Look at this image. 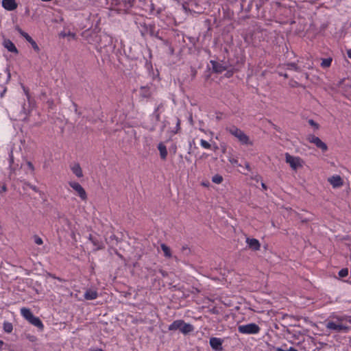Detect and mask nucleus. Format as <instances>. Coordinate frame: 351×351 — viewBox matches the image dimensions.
<instances>
[{"label":"nucleus","mask_w":351,"mask_h":351,"mask_svg":"<svg viewBox=\"0 0 351 351\" xmlns=\"http://www.w3.org/2000/svg\"><path fill=\"white\" fill-rule=\"evenodd\" d=\"M170 331L179 330L183 335H186L194 330V326L188 323H185L182 319H177L173 322L168 327Z\"/></svg>","instance_id":"nucleus-1"},{"label":"nucleus","mask_w":351,"mask_h":351,"mask_svg":"<svg viewBox=\"0 0 351 351\" xmlns=\"http://www.w3.org/2000/svg\"><path fill=\"white\" fill-rule=\"evenodd\" d=\"M226 130L235 136L241 143L246 145H252V143L250 141V138L241 130L236 126H231L227 128Z\"/></svg>","instance_id":"nucleus-2"},{"label":"nucleus","mask_w":351,"mask_h":351,"mask_svg":"<svg viewBox=\"0 0 351 351\" xmlns=\"http://www.w3.org/2000/svg\"><path fill=\"white\" fill-rule=\"evenodd\" d=\"M21 315L27 319L30 324L38 327L39 329L43 330L44 326L38 317H35L31 311L27 308H22L21 309Z\"/></svg>","instance_id":"nucleus-3"},{"label":"nucleus","mask_w":351,"mask_h":351,"mask_svg":"<svg viewBox=\"0 0 351 351\" xmlns=\"http://www.w3.org/2000/svg\"><path fill=\"white\" fill-rule=\"evenodd\" d=\"M337 320L339 322L335 323L333 322H328L326 324V328L329 330H335L337 332L340 331H347L348 330V327L346 326H344L341 324V322L344 320L351 322V319L350 318H346V317H337Z\"/></svg>","instance_id":"nucleus-4"},{"label":"nucleus","mask_w":351,"mask_h":351,"mask_svg":"<svg viewBox=\"0 0 351 351\" xmlns=\"http://www.w3.org/2000/svg\"><path fill=\"white\" fill-rule=\"evenodd\" d=\"M285 161L288 163L293 170L296 171L299 168H302L303 166V160L297 156H293L289 153L285 154Z\"/></svg>","instance_id":"nucleus-5"},{"label":"nucleus","mask_w":351,"mask_h":351,"mask_svg":"<svg viewBox=\"0 0 351 351\" xmlns=\"http://www.w3.org/2000/svg\"><path fill=\"white\" fill-rule=\"evenodd\" d=\"M238 330L242 334H256L259 332L260 328L257 324L252 323L239 326Z\"/></svg>","instance_id":"nucleus-6"},{"label":"nucleus","mask_w":351,"mask_h":351,"mask_svg":"<svg viewBox=\"0 0 351 351\" xmlns=\"http://www.w3.org/2000/svg\"><path fill=\"white\" fill-rule=\"evenodd\" d=\"M206 0H192L189 5L194 12L202 13L206 9Z\"/></svg>","instance_id":"nucleus-7"},{"label":"nucleus","mask_w":351,"mask_h":351,"mask_svg":"<svg viewBox=\"0 0 351 351\" xmlns=\"http://www.w3.org/2000/svg\"><path fill=\"white\" fill-rule=\"evenodd\" d=\"M69 184L77 193L82 201L86 202L87 200V193L80 184L77 182H69Z\"/></svg>","instance_id":"nucleus-8"},{"label":"nucleus","mask_w":351,"mask_h":351,"mask_svg":"<svg viewBox=\"0 0 351 351\" xmlns=\"http://www.w3.org/2000/svg\"><path fill=\"white\" fill-rule=\"evenodd\" d=\"M306 139L308 142L315 144L316 147L320 149L322 152H326L328 150L327 145L319 137L313 134H309L307 136Z\"/></svg>","instance_id":"nucleus-9"},{"label":"nucleus","mask_w":351,"mask_h":351,"mask_svg":"<svg viewBox=\"0 0 351 351\" xmlns=\"http://www.w3.org/2000/svg\"><path fill=\"white\" fill-rule=\"evenodd\" d=\"M16 29L19 32V33L25 38V40L29 42L32 47L34 48V49L36 51H38L40 50L38 45L36 43L32 38L30 36L28 35L27 33L23 31L19 27H16Z\"/></svg>","instance_id":"nucleus-10"},{"label":"nucleus","mask_w":351,"mask_h":351,"mask_svg":"<svg viewBox=\"0 0 351 351\" xmlns=\"http://www.w3.org/2000/svg\"><path fill=\"white\" fill-rule=\"evenodd\" d=\"M328 182L333 188H339L343 185V180L340 176H333L328 178Z\"/></svg>","instance_id":"nucleus-11"},{"label":"nucleus","mask_w":351,"mask_h":351,"mask_svg":"<svg viewBox=\"0 0 351 351\" xmlns=\"http://www.w3.org/2000/svg\"><path fill=\"white\" fill-rule=\"evenodd\" d=\"M222 341L220 339L216 337H212L210 339V345L211 348L216 351H221L222 350Z\"/></svg>","instance_id":"nucleus-12"},{"label":"nucleus","mask_w":351,"mask_h":351,"mask_svg":"<svg viewBox=\"0 0 351 351\" xmlns=\"http://www.w3.org/2000/svg\"><path fill=\"white\" fill-rule=\"evenodd\" d=\"M2 6L7 10L12 11L17 8L15 0H3Z\"/></svg>","instance_id":"nucleus-13"},{"label":"nucleus","mask_w":351,"mask_h":351,"mask_svg":"<svg viewBox=\"0 0 351 351\" xmlns=\"http://www.w3.org/2000/svg\"><path fill=\"white\" fill-rule=\"evenodd\" d=\"M246 243L252 250L255 251L260 250L261 244L256 239L247 238Z\"/></svg>","instance_id":"nucleus-14"},{"label":"nucleus","mask_w":351,"mask_h":351,"mask_svg":"<svg viewBox=\"0 0 351 351\" xmlns=\"http://www.w3.org/2000/svg\"><path fill=\"white\" fill-rule=\"evenodd\" d=\"M4 47L10 52L18 53V50L14 44L10 40H5L3 42Z\"/></svg>","instance_id":"nucleus-15"},{"label":"nucleus","mask_w":351,"mask_h":351,"mask_svg":"<svg viewBox=\"0 0 351 351\" xmlns=\"http://www.w3.org/2000/svg\"><path fill=\"white\" fill-rule=\"evenodd\" d=\"M98 293L96 291L87 289L84 293V298L88 300H94L97 298Z\"/></svg>","instance_id":"nucleus-16"},{"label":"nucleus","mask_w":351,"mask_h":351,"mask_svg":"<svg viewBox=\"0 0 351 351\" xmlns=\"http://www.w3.org/2000/svg\"><path fill=\"white\" fill-rule=\"evenodd\" d=\"M158 149L160 152V155L162 159L165 160L167 156V150L166 146L160 143L158 144Z\"/></svg>","instance_id":"nucleus-17"},{"label":"nucleus","mask_w":351,"mask_h":351,"mask_svg":"<svg viewBox=\"0 0 351 351\" xmlns=\"http://www.w3.org/2000/svg\"><path fill=\"white\" fill-rule=\"evenodd\" d=\"M211 63L213 65V69L216 73H222L223 71H224L226 70L225 66H223L222 64H221L217 62L211 61Z\"/></svg>","instance_id":"nucleus-18"},{"label":"nucleus","mask_w":351,"mask_h":351,"mask_svg":"<svg viewBox=\"0 0 351 351\" xmlns=\"http://www.w3.org/2000/svg\"><path fill=\"white\" fill-rule=\"evenodd\" d=\"M72 171L77 178H82L83 176L82 170L79 164H75L72 167Z\"/></svg>","instance_id":"nucleus-19"},{"label":"nucleus","mask_w":351,"mask_h":351,"mask_svg":"<svg viewBox=\"0 0 351 351\" xmlns=\"http://www.w3.org/2000/svg\"><path fill=\"white\" fill-rule=\"evenodd\" d=\"M161 250L164 252V255L167 258L171 257V249L165 243L160 245Z\"/></svg>","instance_id":"nucleus-20"},{"label":"nucleus","mask_w":351,"mask_h":351,"mask_svg":"<svg viewBox=\"0 0 351 351\" xmlns=\"http://www.w3.org/2000/svg\"><path fill=\"white\" fill-rule=\"evenodd\" d=\"M289 70H294L295 71H301L300 66H298L295 63H288L285 65Z\"/></svg>","instance_id":"nucleus-21"},{"label":"nucleus","mask_w":351,"mask_h":351,"mask_svg":"<svg viewBox=\"0 0 351 351\" xmlns=\"http://www.w3.org/2000/svg\"><path fill=\"white\" fill-rule=\"evenodd\" d=\"M175 123L176 126L171 130V133L173 134L178 133L180 130V120L178 118H176Z\"/></svg>","instance_id":"nucleus-22"},{"label":"nucleus","mask_w":351,"mask_h":351,"mask_svg":"<svg viewBox=\"0 0 351 351\" xmlns=\"http://www.w3.org/2000/svg\"><path fill=\"white\" fill-rule=\"evenodd\" d=\"M59 36L62 38H64V37H70L73 39H75L76 38V34L75 33H73V32H69L68 33H66L64 32H62L59 34Z\"/></svg>","instance_id":"nucleus-23"},{"label":"nucleus","mask_w":351,"mask_h":351,"mask_svg":"<svg viewBox=\"0 0 351 351\" xmlns=\"http://www.w3.org/2000/svg\"><path fill=\"white\" fill-rule=\"evenodd\" d=\"M3 330L8 333H10L13 330L12 324L10 322H4Z\"/></svg>","instance_id":"nucleus-24"},{"label":"nucleus","mask_w":351,"mask_h":351,"mask_svg":"<svg viewBox=\"0 0 351 351\" xmlns=\"http://www.w3.org/2000/svg\"><path fill=\"white\" fill-rule=\"evenodd\" d=\"M331 62H332V58H325V59L322 60L321 66L324 68L329 67L331 64Z\"/></svg>","instance_id":"nucleus-25"},{"label":"nucleus","mask_w":351,"mask_h":351,"mask_svg":"<svg viewBox=\"0 0 351 351\" xmlns=\"http://www.w3.org/2000/svg\"><path fill=\"white\" fill-rule=\"evenodd\" d=\"M212 181L214 182V183H216V184H220L223 181V178L221 176H219V175H215L212 178Z\"/></svg>","instance_id":"nucleus-26"},{"label":"nucleus","mask_w":351,"mask_h":351,"mask_svg":"<svg viewBox=\"0 0 351 351\" xmlns=\"http://www.w3.org/2000/svg\"><path fill=\"white\" fill-rule=\"evenodd\" d=\"M92 243L96 247L95 250H98L104 248L103 244L99 243L97 240H93Z\"/></svg>","instance_id":"nucleus-27"},{"label":"nucleus","mask_w":351,"mask_h":351,"mask_svg":"<svg viewBox=\"0 0 351 351\" xmlns=\"http://www.w3.org/2000/svg\"><path fill=\"white\" fill-rule=\"evenodd\" d=\"M348 275V269L343 268L339 271V276L341 278L346 277Z\"/></svg>","instance_id":"nucleus-28"},{"label":"nucleus","mask_w":351,"mask_h":351,"mask_svg":"<svg viewBox=\"0 0 351 351\" xmlns=\"http://www.w3.org/2000/svg\"><path fill=\"white\" fill-rule=\"evenodd\" d=\"M200 145L204 149H210L211 147V145L204 139L200 141Z\"/></svg>","instance_id":"nucleus-29"},{"label":"nucleus","mask_w":351,"mask_h":351,"mask_svg":"<svg viewBox=\"0 0 351 351\" xmlns=\"http://www.w3.org/2000/svg\"><path fill=\"white\" fill-rule=\"evenodd\" d=\"M181 250L183 253H185L186 255L191 254V252L190 247H189V246L186 245H183L181 248Z\"/></svg>","instance_id":"nucleus-30"},{"label":"nucleus","mask_w":351,"mask_h":351,"mask_svg":"<svg viewBox=\"0 0 351 351\" xmlns=\"http://www.w3.org/2000/svg\"><path fill=\"white\" fill-rule=\"evenodd\" d=\"M142 95L145 97H148L150 96V93L149 92V90L145 87H142Z\"/></svg>","instance_id":"nucleus-31"},{"label":"nucleus","mask_w":351,"mask_h":351,"mask_svg":"<svg viewBox=\"0 0 351 351\" xmlns=\"http://www.w3.org/2000/svg\"><path fill=\"white\" fill-rule=\"evenodd\" d=\"M24 185H25V186H27V187H29L30 189H32L34 191H35V192H36V193L39 192L38 189L36 186L32 185V184H30V183H29V182H25V183H24Z\"/></svg>","instance_id":"nucleus-32"},{"label":"nucleus","mask_w":351,"mask_h":351,"mask_svg":"<svg viewBox=\"0 0 351 351\" xmlns=\"http://www.w3.org/2000/svg\"><path fill=\"white\" fill-rule=\"evenodd\" d=\"M34 241L37 245H42L43 243L42 239L38 236L34 237Z\"/></svg>","instance_id":"nucleus-33"},{"label":"nucleus","mask_w":351,"mask_h":351,"mask_svg":"<svg viewBox=\"0 0 351 351\" xmlns=\"http://www.w3.org/2000/svg\"><path fill=\"white\" fill-rule=\"evenodd\" d=\"M276 351H298V350L293 347H290L288 350H283L281 348H276Z\"/></svg>","instance_id":"nucleus-34"},{"label":"nucleus","mask_w":351,"mask_h":351,"mask_svg":"<svg viewBox=\"0 0 351 351\" xmlns=\"http://www.w3.org/2000/svg\"><path fill=\"white\" fill-rule=\"evenodd\" d=\"M308 123L311 126L315 127L316 129H317L319 128V125L317 123H315L313 119H309L308 120Z\"/></svg>","instance_id":"nucleus-35"},{"label":"nucleus","mask_w":351,"mask_h":351,"mask_svg":"<svg viewBox=\"0 0 351 351\" xmlns=\"http://www.w3.org/2000/svg\"><path fill=\"white\" fill-rule=\"evenodd\" d=\"M229 161L232 165H237L238 164V160L237 159L234 158H230L229 159Z\"/></svg>","instance_id":"nucleus-36"},{"label":"nucleus","mask_w":351,"mask_h":351,"mask_svg":"<svg viewBox=\"0 0 351 351\" xmlns=\"http://www.w3.org/2000/svg\"><path fill=\"white\" fill-rule=\"evenodd\" d=\"M10 164H12L14 162V156H13V152L11 150L10 154Z\"/></svg>","instance_id":"nucleus-37"},{"label":"nucleus","mask_w":351,"mask_h":351,"mask_svg":"<svg viewBox=\"0 0 351 351\" xmlns=\"http://www.w3.org/2000/svg\"><path fill=\"white\" fill-rule=\"evenodd\" d=\"M27 165L28 167H29L32 171H34V165H33V164H32L31 162L28 161V162H27Z\"/></svg>","instance_id":"nucleus-38"},{"label":"nucleus","mask_w":351,"mask_h":351,"mask_svg":"<svg viewBox=\"0 0 351 351\" xmlns=\"http://www.w3.org/2000/svg\"><path fill=\"white\" fill-rule=\"evenodd\" d=\"M184 158H185V160H186V162H191V157H190V156H186L184 157Z\"/></svg>","instance_id":"nucleus-39"},{"label":"nucleus","mask_w":351,"mask_h":351,"mask_svg":"<svg viewBox=\"0 0 351 351\" xmlns=\"http://www.w3.org/2000/svg\"><path fill=\"white\" fill-rule=\"evenodd\" d=\"M347 55H348V57L351 59V49H348L347 51Z\"/></svg>","instance_id":"nucleus-40"},{"label":"nucleus","mask_w":351,"mask_h":351,"mask_svg":"<svg viewBox=\"0 0 351 351\" xmlns=\"http://www.w3.org/2000/svg\"><path fill=\"white\" fill-rule=\"evenodd\" d=\"M160 272L163 276H166L167 275V273L163 270H160Z\"/></svg>","instance_id":"nucleus-41"},{"label":"nucleus","mask_w":351,"mask_h":351,"mask_svg":"<svg viewBox=\"0 0 351 351\" xmlns=\"http://www.w3.org/2000/svg\"><path fill=\"white\" fill-rule=\"evenodd\" d=\"M48 275H49V276H51V277H53V278H56V279H58L59 281H62V280L61 278H56V277H55V276H52V275H51V274H48Z\"/></svg>","instance_id":"nucleus-42"},{"label":"nucleus","mask_w":351,"mask_h":351,"mask_svg":"<svg viewBox=\"0 0 351 351\" xmlns=\"http://www.w3.org/2000/svg\"><path fill=\"white\" fill-rule=\"evenodd\" d=\"M279 74H280V75L283 76V77H285V78H287V77H288V75H287V73H284V74H282V73H280Z\"/></svg>","instance_id":"nucleus-43"},{"label":"nucleus","mask_w":351,"mask_h":351,"mask_svg":"<svg viewBox=\"0 0 351 351\" xmlns=\"http://www.w3.org/2000/svg\"><path fill=\"white\" fill-rule=\"evenodd\" d=\"M3 341H1V340H0V351H1V349H2V346H3Z\"/></svg>","instance_id":"nucleus-44"},{"label":"nucleus","mask_w":351,"mask_h":351,"mask_svg":"<svg viewBox=\"0 0 351 351\" xmlns=\"http://www.w3.org/2000/svg\"><path fill=\"white\" fill-rule=\"evenodd\" d=\"M89 240L91 241V242H93V240H95L92 236V234H90L89 235V237H88Z\"/></svg>","instance_id":"nucleus-45"},{"label":"nucleus","mask_w":351,"mask_h":351,"mask_svg":"<svg viewBox=\"0 0 351 351\" xmlns=\"http://www.w3.org/2000/svg\"><path fill=\"white\" fill-rule=\"evenodd\" d=\"M156 118L158 121H159L160 120V114L157 113L156 115Z\"/></svg>","instance_id":"nucleus-46"},{"label":"nucleus","mask_w":351,"mask_h":351,"mask_svg":"<svg viewBox=\"0 0 351 351\" xmlns=\"http://www.w3.org/2000/svg\"><path fill=\"white\" fill-rule=\"evenodd\" d=\"M245 167H246V168H247L248 170H250V165H249V163H248V162H246V163H245Z\"/></svg>","instance_id":"nucleus-47"},{"label":"nucleus","mask_w":351,"mask_h":351,"mask_svg":"<svg viewBox=\"0 0 351 351\" xmlns=\"http://www.w3.org/2000/svg\"><path fill=\"white\" fill-rule=\"evenodd\" d=\"M5 91H6V88H3V92L1 93V97H3V95Z\"/></svg>","instance_id":"nucleus-48"},{"label":"nucleus","mask_w":351,"mask_h":351,"mask_svg":"<svg viewBox=\"0 0 351 351\" xmlns=\"http://www.w3.org/2000/svg\"><path fill=\"white\" fill-rule=\"evenodd\" d=\"M23 89H24V91H25L26 95L28 96V91H27V90H26L25 87H23Z\"/></svg>","instance_id":"nucleus-49"},{"label":"nucleus","mask_w":351,"mask_h":351,"mask_svg":"<svg viewBox=\"0 0 351 351\" xmlns=\"http://www.w3.org/2000/svg\"><path fill=\"white\" fill-rule=\"evenodd\" d=\"M116 254L119 256L120 258H122V255L120 254L118 252H115Z\"/></svg>","instance_id":"nucleus-50"},{"label":"nucleus","mask_w":351,"mask_h":351,"mask_svg":"<svg viewBox=\"0 0 351 351\" xmlns=\"http://www.w3.org/2000/svg\"><path fill=\"white\" fill-rule=\"evenodd\" d=\"M10 73H8L7 80H7V81H8V80H9V79H10Z\"/></svg>","instance_id":"nucleus-51"},{"label":"nucleus","mask_w":351,"mask_h":351,"mask_svg":"<svg viewBox=\"0 0 351 351\" xmlns=\"http://www.w3.org/2000/svg\"><path fill=\"white\" fill-rule=\"evenodd\" d=\"M161 106H162V105L158 106L157 107V108L156 109V112H157L159 110V108H160Z\"/></svg>","instance_id":"nucleus-52"},{"label":"nucleus","mask_w":351,"mask_h":351,"mask_svg":"<svg viewBox=\"0 0 351 351\" xmlns=\"http://www.w3.org/2000/svg\"><path fill=\"white\" fill-rule=\"evenodd\" d=\"M2 191H6V187H5V186H3L2 187Z\"/></svg>","instance_id":"nucleus-53"},{"label":"nucleus","mask_w":351,"mask_h":351,"mask_svg":"<svg viewBox=\"0 0 351 351\" xmlns=\"http://www.w3.org/2000/svg\"><path fill=\"white\" fill-rule=\"evenodd\" d=\"M92 351H104V350H101V349H96V350H92Z\"/></svg>","instance_id":"nucleus-54"},{"label":"nucleus","mask_w":351,"mask_h":351,"mask_svg":"<svg viewBox=\"0 0 351 351\" xmlns=\"http://www.w3.org/2000/svg\"><path fill=\"white\" fill-rule=\"evenodd\" d=\"M262 186H263V188L266 189V186L264 183H262Z\"/></svg>","instance_id":"nucleus-55"},{"label":"nucleus","mask_w":351,"mask_h":351,"mask_svg":"<svg viewBox=\"0 0 351 351\" xmlns=\"http://www.w3.org/2000/svg\"><path fill=\"white\" fill-rule=\"evenodd\" d=\"M183 8H184V10H186V5H184H184H183Z\"/></svg>","instance_id":"nucleus-56"},{"label":"nucleus","mask_w":351,"mask_h":351,"mask_svg":"<svg viewBox=\"0 0 351 351\" xmlns=\"http://www.w3.org/2000/svg\"><path fill=\"white\" fill-rule=\"evenodd\" d=\"M214 149H217V146H215V147H214Z\"/></svg>","instance_id":"nucleus-57"}]
</instances>
